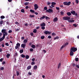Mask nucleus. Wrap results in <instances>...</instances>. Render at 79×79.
Instances as JSON below:
<instances>
[{
    "instance_id": "obj_56",
    "label": "nucleus",
    "mask_w": 79,
    "mask_h": 79,
    "mask_svg": "<svg viewBox=\"0 0 79 79\" xmlns=\"http://www.w3.org/2000/svg\"><path fill=\"white\" fill-rule=\"evenodd\" d=\"M6 24L8 25H10V22H9L8 21H7L6 22Z\"/></svg>"
},
{
    "instance_id": "obj_40",
    "label": "nucleus",
    "mask_w": 79,
    "mask_h": 79,
    "mask_svg": "<svg viewBox=\"0 0 79 79\" xmlns=\"http://www.w3.org/2000/svg\"><path fill=\"white\" fill-rule=\"evenodd\" d=\"M5 35H6V34L4 33L3 34V37H2L3 38L5 39Z\"/></svg>"
},
{
    "instance_id": "obj_17",
    "label": "nucleus",
    "mask_w": 79,
    "mask_h": 79,
    "mask_svg": "<svg viewBox=\"0 0 79 79\" xmlns=\"http://www.w3.org/2000/svg\"><path fill=\"white\" fill-rule=\"evenodd\" d=\"M36 69H37V65H35L33 67V69L34 70H36Z\"/></svg>"
},
{
    "instance_id": "obj_43",
    "label": "nucleus",
    "mask_w": 79,
    "mask_h": 79,
    "mask_svg": "<svg viewBox=\"0 0 79 79\" xmlns=\"http://www.w3.org/2000/svg\"><path fill=\"white\" fill-rule=\"evenodd\" d=\"M44 10H47V6H45L44 7Z\"/></svg>"
},
{
    "instance_id": "obj_53",
    "label": "nucleus",
    "mask_w": 79,
    "mask_h": 79,
    "mask_svg": "<svg viewBox=\"0 0 79 79\" xmlns=\"http://www.w3.org/2000/svg\"><path fill=\"white\" fill-rule=\"evenodd\" d=\"M5 45H6V46H9V44H8V43H5Z\"/></svg>"
},
{
    "instance_id": "obj_59",
    "label": "nucleus",
    "mask_w": 79,
    "mask_h": 79,
    "mask_svg": "<svg viewBox=\"0 0 79 79\" xmlns=\"http://www.w3.org/2000/svg\"><path fill=\"white\" fill-rule=\"evenodd\" d=\"M12 32V30H10L8 31L9 33H11V32Z\"/></svg>"
},
{
    "instance_id": "obj_19",
    "label": "nucleus",
    "mask_w": 79,
    "mask_h": 79,
    "mask_svg": "<svg viewBox=\"0 0 79 79\" xmlns=\"http://www.w3.org/2000/svg\"><path fill=\"white\" fill-rule=\"evenodd\" d=\"M67 15L68 16H71V13L70 12H67Z\"/></svg>"
},
{
    "instance_id": "obj_18",
    "label": "nucleus",
    "mask_w": 79,
    "mask_h": 79,
    "mask_svg": "<svg viewBox=\"0 0 79 79\" xmlns=\"http://www.w3.org/2000/svg\"><path fill=\"white\" fill-rule=\"evenodd\" d=\"M69 22V23H74V22L75 20H68Z\"/></svg>"
},
{
    "instance_id": "obj_26",
    "label": "nucleus",
    "mask_w": 79,
    "mask_h": 79,
    "mask_svg": "<svg viewBox=\"0 0 79 79\" xmlns=\"http://www.w3.org/2000/svg\"><path fill=\"white\" fill-rule=\"evenodd\" d=\"M24 52V50H23V49H21L20 50V53H23V52Z\"/></svg>"
},
{
    "instance_id": "obj_37",
    "label": "nucleus",
    "mask_w": 79,
    "mask_h": 79,
    "mask_svg": "<svg viewBox=\"0 0 79 79\" xmlns=\"http://www.w3.org/2000/svg\"><path fill=\"white\" fill-rule=\"evenodd\" d=\"M21 56L22 57V58H25V57H26V56L24 54H22Z\"/></svg>"
},
{
    "instance_id": "obj_36",
    "label": "nucleus",
    "mask_w": 79,
    "mask_h": 79,
    "mask_svg": "<svg viewBox=\"0 0 79 79\" xmlns=\"http://www.w3.org/2000/svg\"><path fill=\"white\" fill-rule=\"evenodd\" d=\"M5 18V16H4L3 15L1 16L0 17V18H1V19H4V18Z\"/></svg>"
},
{
    "instance_id": "obj_34",
    "label": "nucleus",
    "mask_w": 79,
    "mask_h": 79,
    "mask_svg": "<svg viewBox=\"0 0 79 79\" xmlns=\"http://www.w3.org/2000/svg\"><path fill=\"white\" fill-rule=\"evenodd\" d=\"M31 18H34L35 16L34 15H30L29 16Z\"/></svg>"
},
{
    "instance_id": "obj_10",
    "label": "nucleus",
    "mask_w": 79,
    "mask_h": 79,
    "mask_svg": "<svg viewBox=\"0 0 79 79\" xmlns=\"http://www.w3.org/2000/svg\"><path fill=\"white\" fill-rule=\"evenodd\" d=\"M70 55L71 56H73L74 55V52L70 50Z\"/></svg>"
},
{
    "instance_id": "obj_5",
    "label": "nucleus",
    "mask_w": 79,
    "mask_h": 79,
    "mask_svg": "<svg viewBox=\"0 0 79 79\" xmlns=\"http://www.w3.org/2000/svg\"><path fill=\"white\" fill-rule=\"evenodd\" d=\"M46 12L49 13H53V10L51 9H49L48 10H47Z\"/></svg>"
},
{
    "instance_id": "obj_25",
    "label": "nucleus",
    "mask_w": 79,
    "mask_h": 79,
    "mask_svg": "<svg viewBox=\"0 0 79 79\" xmlns=\"http://www.w3.org/2000/svg\"><path fill=\"white\" fill-rule=\"evenodd\" d=\"M45 19L47 20H49V19H50V18H49L48 17H45Z\"/></svg>"
},
{
    "instance_id": "obj_46",
    "label": "nucleus",
    "mask_w": 79,
    "mask_h": 79,
    "mask_svg": "<svg viewBox=\"0 0 79 79\" xmlns=\"http://www.w3.org/2000/svg\"><path fill=\"white\" fill-rule=\"evenodd\" d=\"M14 59H15V60L14 61V63H16V57H15Z\"/></svg>"
},
{
    "instance_id": "obj_39",
    "label": "nucleus",
    "mask_w": 79,
    "mask_h": 79,
    "mask_svg": "<svg viewBox=\"0 0 79 79\" xmlns=\"http://www.w3.org/2000/svg\"><path fill=\"white\" fill-rule=\"evenodd\" d=\"M35 64V62L34 61H32L31 63V65H33V64Z\"/></svg>"
},
{
    "instance_id": "obj_29",
    "label": "nucleus",
    "mask_w": 79,
    "mask_h": 79,
    "mask_svg": "<svg viewBox=\"0 0 79 79\" xmlns=\"http://www.w3.org/2000/svg\"><path fill=\"white\" fill-rule=\"evenodd\" d=\"M60 37H58V36H57L56 37H55L54 38V40H56V39H58Z\"/></svg>"
},
{
    "instance_id": "obj_51",
    "label": "nucleus",
    "mask_w": 79,
    "mask_h": 79,
    "mask_svg": "<svg viewBox=\"0 0 79 79\" xmlns=\"http://www.w3.org/2000/svg\"><path fill=\"white\" fill-rule=\"evenodd\" d=\"M73 26H74V27H77V25L76 24H73Z\"/></svg>"
},
{
    "instance_id": "obj_49",
    "label": "nucleus",
    "mask_w": 79,
    "mask_h": 79,
    "mask_svg": "<svg viewBox=\"0 0 79 79\" xmlns=\"http://www.w3.org/2000/svg\"><path fill=\"white\" fill-rule=\"evenodd\" d=\"M35 58H33L31 60L32 61L34 62L35 61Z\"/></svg>"
},
{
    "instance_id": "obj_4",
    "label": "nucleus",
    "mask_w": 79,
    "mask_h": 79,
    "mask_svg": "<svg viewBox=\"0 0 79 79\" xmlns=\"http://www.w3.org/2000/svg\"><path fill=\"white\" fill-rule=\"evenodd\" d=\"M71 13L73 15H75V16H77V13H76V11L74 10H72L71 11Z\"/></svg>"
},
{
    "instance_id": "obj_13",
    "label": "nucleus",
    "mask_w": 79,
    "mask_h": 79,
    "mask_svg": "<svg viewBox=\"0 0 79 79\" xmlns=\"http://www.w3.org/2000/svg\"><path fill=\"white\" fill-rule=\"evenodd\" d=\"M46 25L45 24V22H43L40 24L41 26H45Z\"/></svg>"
},
{
    "instance_id": "obj_6",
    "label": "nucleus",
    "mask_w": 79,
    "mask_h": 79,
    "mask_svg": "<svg viewBox=\"0 0 79 79\" xmlns=\"http://www.w3.org/2000/svg\"><path fill=\"white\" fill-rule=\"evenodd\" d=\"M44 34H45L46 35H47V34H51V32L49 31H44Z\"/></svg>"
},
{
    "instance_id": "obj_28",
    "label": "nucleus",
    "mask_w": 79,
    "mask_h": 79,
    "mask_svg": "<svg viewBox=\"0 0 79 79\" xmlns=\"http://www.w3.org/2000/svg\"><path fill=\"white\" fill-rule=\"evenodd\" d=\"M27 42V40L26 39H25L24 40V41L23 42V43H24V44H26Z\"/></svg>"
},
{
    "instance_id": "obj_44",
    "label": "nucleus",
    "mask_w": 79,
    "mask_h": 79,
    "mask_svg": "<svg viewBox=\"0 0 79 79\" xmlns=\"http://www.w3.org/2000/svg\"><path fill=\"white\" fill-rule=\"evenodd\" d=\"M34 50V49L32 48H31L30 49V52H32Z\"/></svg>"
},
{
    "instance_id": "obj_15",
    "label": "nucleus",
    "mask_w": 79,
    "mask_h": 79,
    "mask_svg": "<svg viewBox=\"0 0 79 79\" xmlns=\"http://www.w3.org/2000/svg\"><path fill=\"white\" fill-rule=\"evenodd\" d=\"M10 54H7L6 55V57L7 58H9L10 57Z\"/></svg>"
},
{
    "instance_id": "obj_35",
    "label": "nucleus",
    "mask_w": 79,
    "mask_h": 79,
    "mask_svg": "<svg viewBox=\"0 0 79 79\" xmlns=\"http://www.w3.org/2000/svg\"><path fill=\"white\" fill-rule=\"evenodd\" d=\"M21 12H22V13H24V12H25V10H24V9H22L21 10Z\"/></svg>"
},
{
    "instance_id": "obj_60",
    "label": "nucleus",
    "mask_w": 79,
    "mask_h": 79,
    "mask_svg": "<svg viewBox=\"0 0 79 79\" xmlns=\"http://www.w3.org/2000/svg\"><path fill=\"white\" fill-rule=\"evenodd\" d=\"M18 56V53H17V52H16L15 53V57H16V56Z\"/></svg>"
},
{
    "instance_id": "obj_52",
    "label": "nucleus",
    "mask_w": 79,
    "mask_h": 79,
    "mask_svg": "<svg viewBox=\"0 0 79 79\" xmlns=\"http://www.w3.org/2000/svg\"><path fill=\"white\" fill-rule=\"evenodd\" d=\"M56 8L57 10H58V11L60 10V7H56Z\"/></svg>"
},
{
    "instance_id": "obj_47",
    "label": "nucleus",
    "mask_w": 79,
    "mask_h": 79,
    "mask_svg": "<svg viewBox=\"0 0 79 79\" xmlns=\"http://www.w3.org/2000/svg\"><path fill=\"white\" fill-rule=\"evenodd\" d=\"M52 5H56V3L54 2H52Z\"/></svg>"
},
{
    "instance_id": "obj_9",
    "label": "nucleus",
    "mask_w": 79,
    "mask_h": 79,
    "mask_svg": "<svg viewBox=\"0 0 79 79\" xmlns=\"http://www.w3.org/2000/svg\"><path fill=\"white\" fill-rule=\"evenodd\" d=\"M26 46V44H22L21 45V47H22L23 48H25V47Z\"/></svg>"
},
{
    "instance_id": "obj_14",
    "label": "nucleus",
    "mask_w": 79,
    "mask_h": 79,
    "mask_svg": "<svg viewBox=\"0 0 79 79\" xmlns=\"http://www.w3.org/2000/svg\"><path fill=\"white\" fill-rule=\"evenodd\" d=\"M29 2H25V3H24V5L25 6H27V5H29Z\"/></svg>"
},
{
    "instance_id": "obj_33",
    "label": "nucleus",
    "mask_w": 79,
    "mask_h": 79,
    "mask_svg": "<svg viewBox=\"0 0 79 79\" xmlns=\"http://www.w3.org/2000/svg\"><path fill=\"white\" fill-rule=\"evenodd\" d=\"M33 32H34V33H37V29H34L33 31Z\"/></svg>"
},
{
    "instance_id": "obj_31",
    "label": "nucleus",
    "mask_w": 79,
    "mask_h": 79,
    "mask_svg": "<svg viewBox=\"0 0 79 79\" xmlns=\"http://www.w3.org/2000/svg\"><path fill=\"white\" fill-rule=\"evenodd\" d=\"M60 66H61V63H59V64H58V69H60Z\"/></svg>"
},
{
    "instance_id": "obj_42",
    "label": "nucleus",
    "mask_w": 79,
    "mask_h": 79,
    "mask_svg": "<svg viewBox=\"0 0 79 79\" xmlns=\"http://www.w3.org/2000/svg\"><path fill=\"white\" fill-rule=\"evenodd\" d=\"M63 4L64 5H67V2H63Z\"/></svg>"
},
{
    "instance_id": "obj_63",
    "label": "nucleus",
    "mask_w": 79,
    "mask_h": 79,
    "mask_svg": "<svg viewBox=\"0 0 79 79\" xmlns=\"http://www.w3.org/2000/svg\"><path fill=\"white\" fill-rule=\"evenodd\" d=\"M2 64H5V61H2Z\"/></svg>"
},
{
    "instance_id": "obj_62",
    "label": "nucleus",
    "mask_w": 79,
    "mask_h": 79,
    "mask_svg": "<svg viewBox=\"0 0 79 79\" xmlns=\"http://www.w3.org/2000/svg\"><path fill=\"white\" fill-rule=\"evenodd\" d=\"M48 39H51V38H52V36L51 35H49L48 36Z\"/></svg>"
},
{
    "instance_id": "obj_64",
    "label": "nucleus",
    "mask_w": 79,
    "mask_h": 79,
    "mask_svg": "<svg viewBox=\"0 0 79 79\" xmlns=\"http://www.w3.org/2000/svg\"><path fill=\"white\" fill-rule=\"evenodd\" d=\"M76 66L77 67V68H78V69H79V65H78V64H77L76 65Z\"/></svg>"
},
{
    "instance_id": "obj_7",
    "label": "nucleus",
    "mask_w": 79,
    "mask_h": 79,
    "mask_svg": "<svg viewBox=\"0 0 79 79\" xmlns=\"http://www.w3.org/2000/svg\"><path fill=\"white\" fill-rule=\"evenodd\" d=\"M35 10H37L39 8V6L37 4H35L34 6Z\"/></svg>"
},
{
    "instance_id": "obj_55",
    "label": "nucleus",
    "mask_w": 79,
    "mask_h": 79,
    "mask_svg": "<svg viewBox=\"0 0 79 79\" xmlns=\"http://www.w3.org/2000/svg\"><path fill=\"white\" fill-rule=\"evenodd\" d=\"M30 34L31 36H33V35H34V33H33V32L31 33Z\"/></svg>"
},
{
    "instance_id": "obj_23",
    "label": "nucleus",
    "mask_w": 79,
    "mask_h": 79,
    "mask_svg": "<svg viewBox=\"0 0 79 79\" xmlns=\"http://www.w3.org/2000/svg\"><path fill=\"white\" fill-rule=\"evenodd\" d=\"M28 74L29 76H31L32 75V72H29L28 73Z\"/></svg>"
},
{
    "instance_id": "obj_38",
    "label": "nucleus",
    "mask_w": 79,
    "mask_h": 79,
    "mask_svg": "<svg viewBox=\"0 0 79 79\" xmlns=\"http://www.w3.org/2000/svg\"><path fill=\"white\" fill-rule=\"evenodd\" d=\"M3 40H4V39L3 38H1L0 39V42H2V41H3Z\"/></svg>"
},
{
    "instance_id": "obj_48",
    "label": "nucleus",
    "mask_w": 79,
    "mask_h": 79,
    "mask_svg": "<svg viewBox=\"0 0 79 79\" xmlns=\"http://www.w3.org/2000/svg\"><path fill=\"white\" fill-rule=\"evenodd\" d=\"M15 24H19V23L18 22H17V21L15 22Z\"/></svg>"
},
{
    "instance_id": "obj_2",
    "label": "nucleus",
    "mask_w": 79,
    "mask_h": 79,
    "mask_svg": "<svg viewBox=\"0 0 79 79\" xmlns=\"http://www.w3.org/2000/svg\"><path fill=\"white\" fill-rule=\"evenodd\" d=\"M6 29H3L2 30L1 32L3 34H5L6 36H7L8 35V33L6 32Z\"/></svg>"
},
{
    "instance_id": "obj_41",
    "label": "nucleus",
    "mask_w": 79,
    "mask_h": 79,
    "mask_svg": "<svg viewBox=\"0 0 79 79\" xmlns=\"http://www.w3.org/2000/svg\"><path fill=\"white\" fill-rule=\"evenodd\" d=\"M76 61H79V58H75Z\"/></svg>"
},
{
    "instance_id": "obj_50",
    "label": "nucleus",
    "mask_w": 79,
    "mask_h": 79,
    "mask_svg": "<svg viewBox=\"0 0 79 79\" xmlns=\"http://www.w3.org/2000/svg\"><path fill=\"white\" fill-rule=\"evenodd\" d=\"M3 24V20H1L0 21V24Z\"/></svg>"
},
{
    "instance_id": "obj_27",
    "label": "nucleus",
    "mask_w": 79,
    "mask_h": 79,
    "mask_svg": "<svg viewBox=\"0 0 79 79\" xmlns=\"http://www.w3.org/2000/svg\"><path fill=\"white\" fill-rule=\"evenodd\" d=\"M3 70H4V67H1L0 68V70L2 71Z\"/></svg>"
},
{
    "instance_id": "obj_24",
    "label": "nucleus",
    "mask_w": 79,
    "mask_h": 79,
    "mask_svg": "<svg viewBox=\"0 0 79 79\" xmlns=\"http://www.w3.org/2000/svg\"><path fill=\"white\" fill-rule=\"evenodd\" d=\"M16 73L17 76H18L19 75V72H18L17 70L16 71Z\"/></svg>"
},
{
    "instance_id": "obj_57",
    "label": "nucleus",
    "mask_w": 79,
    "mask_h": 79,
    "mask_svg": "<svg viewBox=\"0 0 79 79\" xmlns=\"http://www.w3.org/2000/svg\"><path fill=\"white\" fill-rule=\"evenodd\" d=\"M45 27L42 26L41 27L42 29L44 30L45 29Z\"/></svg>"
},
{
    "instance_id": "obj_54",
    "label": "nucleus",
    "mask_w": 79,
    "mask_h": 79,
    "mask_svg": "<svg viewBox=\"0 0 79 79\" xmlns=\"http://www.w3.org/2000/svg\"><path fill=\"white\" fill-rule=\"evenodd\" d=\"M60 13H61V15H63L64 14V12H63V11H61Z\"/></svg>"
},
{
    "instance_id": "obj_58",
    "label": "nucleus",
    "mask_w": 79,
    "mask_h": 79,
    "mask_svg": "<svg viewBox=\"0 0 79 79\" xmlns=\"http://www.w3.org/2000/svg\"><path fill=\"white\" fill-rule=\"evenodd\" d=\"M75 2L76 3H79V1L78 0H76Z\"/></svg>"
},
{
    "instance_id": "obj_32",
    "label": "nucleus",
    "mask_w": 79,
    "mask_h": 79,
    "mask_svg": "<svg viewBox=\"0 0 79 79\" xmlns=\"http://www.w3.org/2000/svg\"><path fill=\"white\" fill-rule=\"evenodd\" d=\"M25 58L26 59H29V56L27 55L25 57Z\"/></svg>"
},
{
    "instance_id": "obj_30",
    "label": "nucleus",
    "mask_w": 79,
    "mask_h": 79,
    "mask_svg": "<svg viewBox=\"0 0 79 79\" xmlns=\"http://www.w3.org/2000/svg\"><path fill=\"white\" fill-rule=\"evenodd\" d=\"M69 44V43L68 42H66L64 44V47H65V46H66V45H68Z\"/></svg>"
},
{
    "instance_id": "obj_8",
    "label": "nucleus",
    "mask_w": 79,
    "mask_h": 79,
    "mask_svg": "<svg viewBox=\"0 0 79 79\" xmlns=\"http://www.w3.org/2000/svg\"><path fill=\"white\" fill-rule=\"evenodd\" d=\"M20 47V44L19 43H17L16 44V46L15 47V49H18V47Z\"/></svg>"
},
{
    "instance_id": "obj_45",
    "label": "nucleus",
    "mask_w": 79,
    "mask_h": 79,
    "mask_svg": "<svg viewBox=\"0 0 79 79\" xmlns=\"http://www.w3.org/2000/svg\"><path fill=\"white\" fill-rule=\"evenodd\" d=\"M45 38V36H41V39H44Z\"/></svg>"
},
{
    "instance_id": "obj_20",
    "label": "nucleus",
    "mask_w": 79,
    "mask_h": 79,
    "mask_svg": "<svg viewBox=\"0 0 79 79\" xmlns=\"http://www.w3.org/2000/svg\"><path fill=\"white\" fill-rule=\"evenodd\" d=\"M30 12H31V13H35V11H34L33 10H30Z\"/></svg>"
},
{
    "instance_id": "obj_3",
    "label": "nucleus",
    "mask_w": 79,
    "mask_h": 79,
    "mask_svg": "<svg viewBox=\"0 0 79 79\" xmlns=\"http://www.w3.org/2000/svg\"><path fill=\"white\" fill-rule=\"evenodd\" d=\"M71 18L69 17L68 16H66V17H63V20H70Z\"/></svg>"
},
{
    "instance_id": "obj_12",
    "label": "nucleus",
    "mask_w": 79,
    "mask_h": 79,
    "mask_svg": "<svg viewBox=\"0 0 79 79\" xmlns=\"http://www.w3.org/2000/svg\"><path fill=\"white\" fill-rule=\"evenodd\" d=\"M53 21L54 22H56V21H58V18L57 17H56L54 18L53 19Z\"/></svg>"
},
{
    "instance_id": "obj_22",
    "label": "nucleus",
    "mask_w": 79,
    "mask_h": 79,
    "mask_svg": "<svg viewBox=\"0 0 79 79\" xmlns=\"http://www.w3.org/2000/svg\"><path fill=\"white\" fill-rule=\"evenodd\" d=\"M31 47L34 49V48H35V45L34 44H33L31 45Z\"/></svg>"
},
{
    "instance_id": "obj_11",
    "label": "nucleus",
    "mask_w": 79,
    "mask_h": 79,
    "mask_svg": "<svg viewBox=\"0 0 79 79\" xmlns=\"http://www.w3.org/2000/svg\"><path fill=\"white\" fill-rule=\"evenodd\" d=\"M46 16L45 15H43L42 17H41V18H40V20H42V19L45 18Z\"/></svg>"
},
{
    "instance_id": "obj_1",
    "label": "nucleus",
    "mask_w": 79,
    "mask_h": 79,
    "mask_svg": "<svg viewBox=\"0 0 79 79\" xmlns=\"http://www.w3.org/2000/svg\"><path fill=\"white\" fill-rule=\"evenodd\" d=\"M77 50V48H75V47H73L71 48H70V50L73 52H76Z\"/></svg>"
},
{
    "instance_id": "obj_16",
    "label": "nucleus",
    "mask_w": 79,
    "mask_h": 79,
    "mask_svg": "<svg viewBox=\"0 0 79 79\" xmlns=\"http://www.w3.org/2000/svg\"><path fill=\"white\" fill-rule=\"evenodd\" d=\"M71 2H67V6H69V5H71Z\"/></svg>"
},
{
    "instance_id": "obj_61",
    "label": "nucleus",
    "mask_w": 79,
    "mask_h": 79,
    "mask_svg": "<svg viewBox=\"0 0 79 79\" xmlns=\"http://www.w3.org/2000/svg\"><path fill=\"white\" fill-rule=\"evenodd\" d=\"M3 60V58H1V59H0V61H1V62H2Z\"/></svg>"
},
{
    "instance_id": "obj_21",
    "label": "nucleus",
    "mask_w": 79,
    "mask_h": 79,
    "mask_svg": "<svg viewBox=\"0 0 79 79\" xmlns=\"http://www.w3.org/2000/svg\"><path fill=\"white\" fill-rule=\"evenodd\" d=\"M31 66L30 65L29 66H28L27 67V69L28 70H29V69H31Z\"/></svg>"
}]
</instances>
